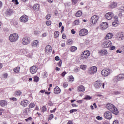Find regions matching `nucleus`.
Listing matches in <instances>:
<instances>
[{
  "mask_svg": "<svg viewBox=\"0 0 124 124\" xmlns=\"http://www.w3.org/2000/svg\"><path fill=\"white\" fill-rule=\"evenodd\" d=\"M105 83H102L100 80H97L94 83V87L95 89L98 90V89H104Z\"/></svg>",
  "mask_w": 124,
  "mask_h": 124,
  "instance_id": "nucleus-1",
  "label": "nucleus"
},
{
  "mask_svg": "<svg viewBox=\"0 0 124 124\" xmlns=\"http://www.w3.org/2000/svg\"><path fill=\"white\" fill-rule=\"evenodd\" d=\"M19 38L18 34L13 33L11 34L9 36V40L11 42H16Z\"/></svg>",
  "mask_w": 124,
  "mask_h": 124,
  "instance_id": "nucleus-2",
  "label": "nucleus"
},
{
  "mask_svg": "<svg viewBox=\"0 0 124 124\" xmlns=\"http://www.w3.org/2000/svg\"><path fill=\"white\" fill-rule=\"evenodd\" d=\"M101 74L104 77H107L108 75L111 74V70L110 69H104L101 71Z\"/></svg>",
  "mask_w": 124,
  "mask_h": 124,
  "instance_id": "nucleus-3",
  "label": "nucleus"
},
{
  "mask_svg": "<svg viewBox=\"0 0 124 124\" xmlns=\"http://www.w3.org/2000/svg\"><path fill=\"white\" fill-rule=\"evenodd\" d=\"M104 117L106 120H111L113 116H112V112L109 111H106L104 114Z\"/></svg>",
  "mask_w": 124,
  "mask_h": 124,
  "instance_id": "nucleus-4",
  "label": "nucleus"
},
{
  "mask_svg": "<svg viewBox=\"0 0 124 124\" xmlns=\"http://www.w3.org/2000/svg\"><path fill=\"white\" fill-rule=\"evenodd\" d=\"M102 46L104 48H109L112 46V42L109 40L106 41L103 43Z\"/></svg>",
  "mask_w": 124,
  "mask_h": 124,
  "instance_id": "nucleus-5",
  "label": "nucleus"
},
{
  "mask_svg": "<svg viewBox=\"0 0 124 124\" xmlns=\"http://www.w3.org/2000/svg\"><path fill=\"white\" fill-rule=\"evenodd\" d=\"M38 67L36 65H33L30 67V71L31 74H34L37 72V70L38 69Z\"/></svg>",
  "mask_w": 124,
  "mask_h": 124,
  "instance_id": "nucleus-6",
  "label": "nucleus"
},
{
  "mask_svg": "<svg viewBox=\"0 0 124 124\" xmlns=\"http://www.w3.org/2000/svg\"><path fill=\"white\" fill-rule=\"evenodd\" d=\"M31 41V38L29 37H24L22 40V43L23 45H28Z\"/></svg>",
  "mask_w": 124,
  "mask_h": 124,
  "instance_id": "nucleus-7",
  "label": "nucleus"
},
{
  "mask_svg": "<svg viewBox=\"0 0 124 124\" xmlns=\"http://www.w3.org/2000/svg\"><path fill=\"white\" fill-rule=\"evenodd\" d=\"M98 20V16L94 15L91 17V19L90 20V23H92V24H96Z\"/></svg>",
  "mask_w": 124,
  "mask_h": 124,
  "instance_id": "nucleus-8",
  "label": "nucleus"
},
{
  "mask_svg": "<svg viewBox=\"0 0 124 124\" xmlns=\"http://www.w3.org/2000/svg\"><path fill=\"white\" fill-rule=\"evenodd\" d=\"M88 31L86 29H82L79 31L80 36H85L88 34Z\"/></svg>",
  "mask_w": 124,
  "mask_h": 124,
  "instance_id": "nucleus-9",
  "label": "nucleus"
},
{
  "mask_svg": "<svg viewBox=\"0 0 124 124\" xmlns=\"http://www.w3.org/2000/svg\"><path fill=\"white\" fill-rule=\"evenodd\" d=\"M78 93H84L86 91V88L84 85H79L77 88Z\"/></svg>",
  "mask_w": 124,
  "mask_h": 124,
  "instance_id": "nucleus-10",
  "label": "nucleus"
},
{
  "mask_svg": "<svg viewBox=\"0 0 124 124\" xmlns=\"http://www.w3.org/2000/svg\"><path fill=\"white\" fill-rule=\"evenodd\" d=\"M105 16L107 20H111L114 17V13L110 12L106 14Z\"/></svg>",
  "mask_w": 124,
  "mask_h": 124,
  "instance_id": "nucleus-11",
  "label": "nucleus"
},
{
  "mask_svg": "<svg viewBox=\"0 0 124 124\" xmlns=\"http://www.w3.org/2000/svg\"><path fill=\"white\" fill-rule=\"evenodd\" d=\"M20 22L22 23H27L29 21V16L26 15H24L20 18Z\"/></svg>",
  "mask_w": 124,
  "mask_h": 124,
  "instance_id": "nucleus-12",
  "label": "nucleus"
},
{
  "mask_svg": "<svg viewBox=\"0 0 124 124\" xmlns=\"http://www.w3.org/2000/svg\"><path fill=\"white\" fill-rule=\"evenodd\" d=\"M91 53L89 51H85L83 52V55L81 56V59H88L90 57Z\"/></svg>",
  "mask_w": 124,
  "mask_h": 124,
  "instance_id": "nucleus-13",
  "label": "nucleus"
},
{
  "mask_svg": "<svg viewBox=\"0 0 124 124\" xmlns=\"http://www.w3.org/2000/svg\"><path fill=\"white\" fill-rule=\"evenodd\" d=\"M97 71V67L96 66H93L89 69V72L91 74H94Z\"/></svg>",
  "mask_w": 124,
  "mask_h": 124,
  "instance_id": "nucleus-14",
  "label": "nucleus"
},
{
  "mask_svg": "<svg viewBox=\"0 0 124 124\" xmlns=\"http://www.w3.org/2000/svg\"><path fill=\"white\" fill-rule=\"evenodd\" d=\"M100 27L102 30H106L108 28V23L106 22L101 23Z\"/></svg>",
  "mask_w": 124,
  "mask_h": 124,
  "instance_id": "nucleus-15",
  "label": "nucleus"
},
{
  "mask_svg": "<svg viewBox=\"0 0 124 124\" xmlns=\"http://www.w3.org/2000/svg\"><path fill=\"white\" fill-rule=\"evenodd\" d=\"M20 105L23 107H26V106H28V105H29V101L27 100L22 101L20 103Z\"/></svg>",
  "mask_w": 124,
  "mask_h": 124,
  "instance_id": "nucleus-16",
  "label": "nucleus"
},
{
  "mask_svg": "<svg viewBox=\"0 0 124 124\" xmlns=\"http://www.w3.org/2000/svg\"><path fill=\"white\" fill-rule=\"evenodd\" d=\"M61 89L59 88V86H56L54 89V93L55 94H59L61 93Z\"/></svg>",
  "mask_w": 124,
  "mask_h": 124,
  "instance_id": "nucleus-17",
  "label": "nucleus"
},
{
  "mask_svg": "<svg viewBox=\"0 0 124 124\" xmlns=\"http://www.w3.org/2000/svg\"><path fill=\"white\" fill-rule=\"evenodd\" d=\"M115 107V106H114L112 104H107V108L108 109V110H109V111H111L112 109Z\"/></svg>",
  "mask_w": 124,
  "mask_h": 124,
  "instance_id": "nucleus-18",
  "label": "nucleus"
},
{
  "mask_svg": "<svg viewBox=\"0 0 124 124\" xmlns=\"http://www.w3.org/2000/svg\"><path fill=\"white\" fill-rule=\"evenodd\" d=\"M7 105V101L4 100H0V106L1 107H4Z\"/></svg>",
  "mask_w": 124,
  "mask_h": 124,
  "instance_id": "nucleus-19",
  "label": "nucleus"
},
{
  "mask_svg": "<svg viewBox=\"0 0 124 124\" xmlns=\"http://www.w3.org/2000/svg\"><path fill=\"white\" fill-rule=\"evenodd\" d=\"M110 112L113 113V114H114V115H118V114H119V110H118V108H116V107H114L112 110L110 111Z\"/></svg>",
  "mask_w": 124,
  "mask_h": 124,
  "instance_id": "nucleus-20",
  "label": "nucleus"
},
{
  "mask_svg": "<svg viewBox=\"0 0 124 124\" xmlns=\"http://www.w3.org/2000/svg\"><path fill=\"white\" fill-rule=\"evenodd\" d=\"M124 74H121L118 75L117 77V79L118 81H121L122 80H124Z\"/></svg>",
  "mask_w": 124,
  "mask_h": 124,
  "instance_id": "nucleus-21",
  "label": "nucleus"
},
{
  "mask_svg": "<svg viewBox=\"0 0 124 124\" xmlns=\"http://www.w3.org/2000/svg\"><path fill=\"white\" fill-rule=\"evenodd\" d=\"M13 14V10L11 9H8L6 11V14H7V15H8L9 16H10V15H12Z\"/></svg>",
  "mask_w": 124,
  "mask_h": 124,
  "instance_id": "nucleus-22",
  "label": "nucleus"
},
{
  "mask_svg": "<svg viewBox=\"0 0 124 124\" xmlns=\"http://www.w3.org/2000/svg\"><path fill=\"white\" fill-rule=\"evenodd\" d=\"M22 92L21 91V90H17L15 92V95L16 96H20L21 95H22Z\"/></svg>",
  "mask_w": 124,
  "mask_h": 124,
  "instance_id": "nucleus-23",
  "label": "nucleus"
},
{
  "mask_svg": "<svg viewBox=\"0 0 124 124\" xmlns=\"http://www.w3.org/2000/svg\"><path fill=\"white\" fill-rule=\"evenodd\" d=\"M112 37H113V34H112V33H108L107 34L105 38V39H111Z\"/></svg>",
  "mask_w": 124,
  "mask_h": 124,
  "instance_id": "nucleus-24",
  "label": "nucleus"
},
{
  "mask_svg": "<svg viewBox=\"0 0 124 124\" xmlns=\"http://www.w3.org/2000/svg\"><path fill=\"white\" fill-rule=\"evenodd\" d=\"M38 45V42L37 40H35L33 43L31 44V46L32 47H36Z\"/></svg>",
  "mask_w": 124,
  "mask_h": 124,
  "instance_id": "nucleus-25",
  "label": "nucleus"
},
{
  "mask_svg": "<svg viewBox=\"0 0 124 124\" xmlns=\"http://www.w3.org/2000/svg\"><path fill=\"white\" fill-rule=\"evenodd\" d=\"M28 111H30V108H26L23 110L22 113L23 115H27L28 114Z\"/></svg>",
  "mask_w": 124,
  "mask_h": 124,
  "instance_id": "nucleus-26",
  "label": "nucleus"
},
{
  "mask_svg": "<svg viewBox=\"0 0 124 124\" xmlns=\"http://www.w3.org/2000/svg\"><path fill=\"white\" fill-rule=\"evenodd\" d=\"M35 107V104L34 103H31L29 105V109H31Z\"/></svg>",
  "mask_w": 124,
  "mask_h": 124,
  "instance_id": "nucleus-27",
  "label": "nucleus"
},
{
  "mask_svg": "<svg viewBox=\"0 0 124 124\" xmlns=\"http://www.w3.org/2000/svg\"><path fill=\"white\" fill-rule=\"evenodd\" d=\"M33 9L34 10H37V11L39 9V5L38 4H35L33 6Z\"/></svg>",
  "mask_w": 124,
  "mask_h": 124,
  "instance_id": "nucleus-28",
  "label": "nucleus"
},
{
  "mask_svg": "<svg viewBox=\"0 0 124 124\" xmlns=\"http://www.w3.org/2000/svg\"><path fill=\"white\" fill-rule=\"evenodd\" d=\"M76 17H80L82 16V11H78L76 13Z\"/></svg>",
  "mask_w": 124,
  "mask_h": 124,
  "instance_id": "nucleus-29",
  "label": "nucleus"
},
{
  "mask_svg": "<svg viewBox=\"0 0 124 124\" xmlns=\"http://www.w3.org/2000/svg\"><path fill=\"white\" fill-rule=\"evenodd\" d=\"M19 71H20V67H16L14 69V72L15 73H18Z\"/></svg>",
  "mask_w": 124,
  "mask_h": 124,
  "instance_id": "nucleus-30",
  "label": "nucleus"
},
{
  "mask_svg": "<svg viewBox=\"0 0 124 124\" xmlns=\"http://www.w3.org/2000/svg\"><path fill=\"white\" fill-rule=\"evenodd\" d=\"M76 50H77V47L76 46H71L70 48L71 52H75Z\"/></svg>",
  "mask_w": 124,
  "mask_h": 124,
  "instance_id": "nucleus-31",
  "label": "nucleus"
},
{
  "mask_svg": "<svg viewBox=\"0 0 124 124\" xmlns=\"http://www.w3.org/2000/svg\"><path fill=\"white\" fill-rule=\"evenodd\" d=\"M41 111L43 113H44V112H46L47 111V108H46V106H44L41 108Z\"/></svg>",
  "mask_w": 124,
  "mask_h": 124,
  "instance_id": "nucleus-32",
  "label": "nucleus"
},
{
  "mask_svg": "<svg viewBox=\"0 0 124 124\" xmlns=\"http://www.w3.org/2000/svg\"><path fill=\"white\" fill-rule=\"evenodd\" d=\"M100 53H101V54L105 55V56H106V55L108 54V52H107V50H101Z\"/></svg>",
  "mask_w": 124,
  "mask_h": 124,
  "instance_id": "nucleus-33",
  "label": "nucleus"
},
{
  "mask_svg": "<svg viewBox=\"0 0 124 124\" xmlns=\"http://www.w3.org/2000/svg\"><path fill=\"white\" fill-rule=\"evenodd\" d=\"M93 98L89 95H86L83 99L85 100H91Z\"/></svg>",
  "mask_w": 124,
  "mask_h": 124,
  "instance_id": "nucleus-34",
  "label": "nucleus"
},
{
  "mask_svg": "<svg viewBox=\"0 0 124 124\" xmlns=\"http://www.w3.org/2000/svg\"><path fill=\"white\" fill-rule=\"evenodd\" d=\"M59 35H60V32H59V31H56L54 32L55 38H57V37H59Z\"/></svg>",
  "mask_w": 124,
  "mask_h": 124,
  "instance_id": "nucleus-35",
  "label": "nucleus"
},
{
  "mask_svg": "<svg viewBox=\"0 0 124 124\" xmlns=\"http://www.w3.org/2000/svg\"><path fill=\"white\" fill-rule=\"evenodd\" d=\"M111 8H115V7H117V3L113 2V3L110 4Z\"/></svg>",
  "mask_w": 124,
  "mask_h": 124,
  "instance_id": "nucleus-36",
  "label": "nucleus"
},
{
  "mask_svg": "<svg viewBox=\"0 0 124 124\" xmlns=\"http://www.w3.org/2000/svg\"><path fill=\"white\" fill-rule=\"evenodd\" d=\"M54 118V115L53 114H51L49 115L48 118V121H52V119Z\"/></svg>",
  "mask_w": 124,
  "mask_h": 124,
  "instance_id": "nucleus-37",
  "label": "nucleus"
},
{
  "mask_svg": "<svg viewBox=\"0 0 124 124\" xmlns=\"http://www.w3.org/2000/svg\"><path fill=\"white\" fill-rule=\"evenodd\" d=\"M8 77V73H5L2 75V79H6V78H7Z\"/></svg>",
  "mask_w": 124,
  "mask_h": 124,
  "instance_id": "nucleus-38",
  "label": "nucleus"
},
{
  "mask_svg": "<svg viewBox=\"0 0 124 124\" xmlns=\"http://www.w3.org/2000/svg\"><path fill=\"white\" fill-rule=\"evenodd\" d=\"M74 81V77L72 76H70L69 77V82H73Z\"/></svg>",
  "mask_w": 124,
  "mask_h": 124,
  "instance_id": "nucleus-39",
  "label": "nucleus"
},
{
  "mask_svg": "<svg viewBox=\"0 0 124 124\" xmlns=\"http://www.w3.org/2000/svg\"><path fill=\"white\" fill-rule=\"evenodd\" d=\"M80 68H81V69L85 70L86 68H87V66L86 65H81Z\"/></svg>",
  "mask_w": 124,
  "mask_h": 124,
  "instance_id": "nucleus-40",
  "label": "nucleus"
},
{
  "mask_svg": "<svg viewBox=\"0 0 124 124\" xmlns=\"http://www.w3.org/2000/svg\"><path fill=\"white\" fill-rule=\"evenodd\" d=\"M34 82H38L39 81V78L38 77L35 76L34 77Z\"/></svg>",
  "mask_w": 124,
  "mask_h": 124,
  "instance_id": "nucleus-41",
  "label": "nucleus"
},
{
  "mask_svg": "<svg viewBox=\"0 0 124 124\" xmlns=\"http://www.w3.org/2000/svg\"><path fill=\"white\" fill-rule=\"evenodd\" d=\"M11 101H17V99L16 97H11L9 98Z\"/></svg>",
  "mask_w": 124,
  "mask_h": 124,
  "instance_id": "nucleus-42",
  "label": "nucleus"
},
{
  "mask_svg": "<svg viewBox=\"0 0 124 124\" xmlns=\"http://www.w3.org/2000/svg\"><path fill=\"white\" fill-rule=\"evenodd\" d=\"M120 12H122V13H124V6H122L119 9Z\"/></svg>",
  "mask_w": 124,
  "mask_h": 124,
  "instance_id": "nucleus-43",
  "label": "nucleus"
},
{
  "mask_svg": "<svg viewBox=\"0 0 124 124\" xmlns=\"http://www.w3.org/2000/svg\"><path fill=\"white\" fill-rule=\"evenodd\" d=\"M74 23L75 25H79V23H80V22L79 21V19H77L74 21Z\"/></svg>",
  "mask_w": 124,
  "mask_h": 124,
  "instance_id": "nucleus-44",
  "label": "nucleus"
},
{
  "mask_svg": "<svg viewBox=\"0 0 124 124\" xmlns=\"http://www.w3.org/2000/svg\"><path fill=\"white\" fill-rule=\"evenodd\" d=\"M70 114H72V113H74V112H77V109H71L69 111Z\"/></svg>",
  "mask_w": 124,
  "mask_h": 124,
  "instance_id": "nucleus-45",
  "label": "nucleus"
},
{
  "mask_svg": "<svg viewBox=\"0 0 124 124\" xmlns=\"http://www.w3.org/2000/svg\"><path fill=\"white\" fill-rule=\"evenodd\" d=\"M63 88H67V87H68V84L66 82H64L63 83Z\"/></svg>",
  "mask_w": 124,
  "mask_h": 124,
  "instance_id": "nucleus-46",
  "label": "nucleus"
},
{
  "mask_svg": "<svg viewBox=\"0 0 124 124\" xmlns=\"http://www.w3.org/2000/svg\"><path fill=\"white\" fill-rule=\"evenodd\" d=\"M45 52L46 53H47V52H49V45H47L46 46Z\"/></svg>",
  "mask_w": 124,
  "mask_h": 124,
  "instance_id": "nucleus-47",
  "label": "nucleus"
},
{
  "mask_svg": "<svg viewBox=\"0 0 124 124\" xmlns=\"http://www.w3.org/2000/svg\"><path fill=\"white\" fill-rule=\"evenodd\" d=\"M115 49H116V46H110L109 50L113 51V50H115Z\"/></svg>",
  "mask_w": 124,
  "mask_h": 124,
  "instance_id": "nucleus-48",
  "label": "nucleus"
},
{
  "mask_svg": "<svg viewBox=\"0 0 124 124\" xmlns=\"http://www.w3.org/2000/svg\"><path fill=\"white\" fill-rule=\"evenodd\" d=\"M12 2H14L16 5L19 4V2H18V0H12Z\"/></svg>",
  "mask_w": 124,
  "mask_h": 124,
  "instance_id": "nucleus-49",
  "label": "nucleus"
},
{
  "mask_svg": "<svg viewBox=\"0 0 124 124\" xmlns=\"http://www.w3.org/2000/svg\"><path fill=\"white\" fill-rule=\"evenodd\" d=\"M114 94H115V95H117L118 94H120L121 92H119V91H115L113 93Z\"/></svg>",
  "mask_w": 124,
  "mask_h": 124,
  "instance_id": "nucleus-50",
  "label": "nucleus"
},
{
  "mask_svg": "<svg viewBox=\"0 0 124 124\" xmlns=\"http://www.w3.org/2000/svg\"><path fill=\"white\" fill-rule=\"evenodd\" d=\"M73 4H76L78 2V0H72Z\"/></svg>",
  "mask_w": 124,
  "mask_h": 124,
  "instance_id": "nucleus-51",
  "label": "nucleus"
},
{
  "mask_svg": "<svg viewBox=\"0 0 124 124\" xmlns=\"http://www.w3.org/2000/svg\"><path fill=\"white\" fill-rule=\"evenodd\" d=\"M112 25L113 27H117V26H118V23L116 22H113Z\"/></svg>",
  "mask_w": 124,
  "mask_h": 124,
  "instance_id": "nucleus-52",
  "label": "nucleus"
},
{
  "mask_svg": "<svg viewBox=\"0 0 124 124\" xmlns=\"http://www.w3.org/2000/svg\"><path fill=\"white\" fill-rule=\"evenodd\" d=\"M103 118H102V117L99 116H96V119L98 120L99 121H101L102 120H103Z\"/></svg>",
  "mask_w": 124,
  "mask_h": 124,
  "instance_id": "nucleus-53",
  "label": "nucleus"
},
{
  "mask_svg": "<svg viewBox=\"0 0 124 124\" xmlns=\"http://www.w3.org/2000/svg\"><path fill=\"white\" fill-rule=\"evenodd\" d=\"M46 20H49L50 19V18H51V15L49 14L47 15L46 16Z\"/></svg>",
  "mask_w": 124,
  "mask_h": 124,
  "instance_id": "nucleus-54",
  "label": "nucleus"
},
{
  "mask_svg": "<svg viewBox=\"0 0 124 124\" xmlns=\"http://www.w3.org/2000/svg\"><path fill=\"white\" fill-rule=\"evenodd\" d=\"M32 120V118L31 117H30L27 119H25L26 122H29V121H31Z\"/></svg>",
  "mask_w": 124,
  "mask_h": 124,
  "instance_id": "nucleus-55",
  "label": "nucleus"
},
{
  "mask_svg": "<svg viewBox=\"0 0 124 124\" xmlns=\"http://www.w3.org/2000/svg\"><path fill=\"white\" fill-rule=\"evenodd\" d=\"M65 74H66V72H63L61 74V76L62 77H64V76H65Z\"/></svg>",
  "mask_w": 124,
  "mask_h": 124,
  "instance_id": "nucleus-56",
  "label": "nucleus"
},
{
  "mask_svg": "<svg viewBox=\"0 0 124 124\" xmlns=\"http://www.w3.org/2000/svg\"><path fill=\"white\" fill-rule=\"evenodd\" d=\"M48 52H52V46H51L49 45L48 46Z\"/></svg>",
  "mask_w": 124,
  "mask_h": 124,
  "instance_id": "nucleus-57",
  "label": "nucleus"
},
{
  "mask_svg": "<svg viewBox=\"0 0 124 124\" xmlns=\"http://www.w3.org/2000/svg\"><path fill=\"white\" fill-rule=\"evenodd\" d=\"M48 105L49 106H53L54 105V104L51 101H49L48 102Z\"/></svg>",
  "mask_w": 124,
  "mask_h": 124,
  "instance_id": "nucleus-58",
  "label": "nucleus"
},
{
  "mask_svg": "<svg viewBox=\"0 0 124 124\" xmlns=\"http://www.w3.org/2000/svg\"><path fill=\"white\" fill-rule=\"evenodd\" d=\"M112 124H119V121L114 120Z\"/></svg>",
  "mask_w": 124,
  "mask_h": 124,
  "instance_id": "nucleus-59",
  "label": "nucleus"
},
{
  "mask_svg": "<svg viewBox=\"0 0 124 124\" xmlns=\"http://www.w3.org/2000/svg\"><path fill=\"white\" fill-rule=\"evenodd\" d=\"M72 42H73V41L72 40H68V43H69V45H70V44H72Z\"/></svg>",
  "mask_w": 124,
  "mask_h": 124,
  "instance_id": "nucleus-60",
  "label": "nucleus"
},
{
  "mask_svg": "<svg viewBox=\"0 0 124 124\" xmlns=\"http://www.w3.org/2000/svg\"><path fill=\"white\" fill-rule=\"evenodd\" d=\"M77 102L78 103H79V104H81V103H82L83 102V100H79L77 101Z\"/></svg>",
  "mask_w": 124,
  "mask_h": 124,
  "instance_id": "nucleus-61",
  "label": "nucleus"
},
{
  "mask_svg": "<svg viewBox=\"0 0 124 124\" xmlns=\"http://www.w3.org/2000/svg\"><path fill=\"white\" fill-rule=\"evenodd\" d=\"M55 61H60V57L59 56H56L55 57Z\"/></svg>",
  "mask_w": 124,
  "mask_h": 124,
  "instance_id": "nucleus-62",
  "label": "nucleus"
},
{
  "mask_svg": "<svg viewBox=\"0 0 124 124\" xmlns=\"http://www.w3.org/2000/svg\"><path fill=\"white\" fill-rule=\"evenodd\" d=\"M46 25H47V26H50V25H51V22L47 21L46 22Z\"/></svg>",
  "mask_w": 124,
  "mask_h": 124,
  "instance_id": "nucleus-63",
  "label": "nucleus"
},
{
  "mask_svg": "<svg viewBox=\"0 0 124 124\" xmlns=\"http://www.w3.org/2000/svg\"><path fill=\"white\" fill-rule=\"evenodd\" d=\"M67 124H73V122H72V121H69Z\"/></svg>",
  "mask_w": 124,
  "mask_h": 124,
  "instance_id": "nucleus-64",
  "label": "nucleus"
}]
</instances>
